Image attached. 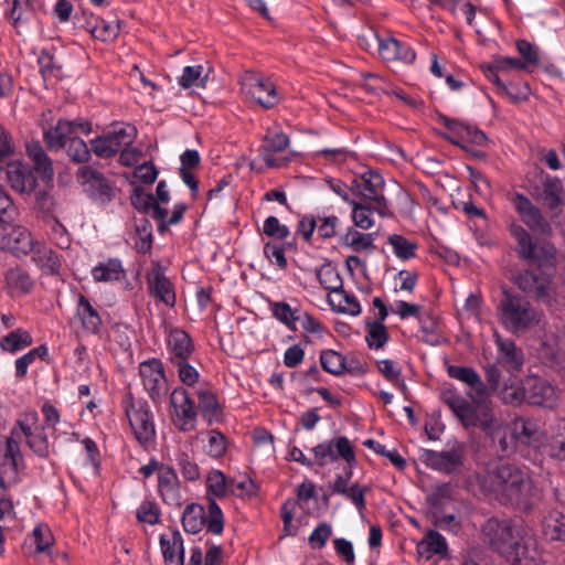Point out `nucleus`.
Segmentation results:
<instances>
[{
  "mask_svg": "<svg viewBox=\"0 0 565 565\" xmlns=\"http://www.w3.org/2000/svg\"><path fill=\"white\" fill-rule=\"evenodd\" d=\"M489 544L511 565H543L535 536L522 524L508 519L490 518L482 525Z\"/></svg>",
  "mask_w": 565,
  "mask_h": 565,
  "instance_id": "nucleus-1",
  "label": "nucleus"
},
{
  "mask_svg": "<svg viewBox=\"0 0 565 565\" xmlns=\"http://www.w3.org/2000/svg\"><path fill=\"white\" fill-rule=\"evenodd\" d=\"M483 487L503 504L527 507L534 497V488L526 472L513 463H499L488 469Z\"/></svg>",
  "mask_w": 565,
  "mask_h": 565,
  "instance_id": "nucleus-2",
  "label": "nucleus"
},
{
  "mask_svg": "<svg viewBox=\"0 0 565 565\" xmlns=\"http://www.w3.org/2000/svg\"><path fill=\"white\" fill-rule=\"evenodd\" d=\"M497 315L502 327L514 335L539 326L542 317L524 296L507 291L497 306Z\"/></svg>",
  "mask_w": 565,
  "mask_h": 565,
  "instance_id": "nucleus-3",
  "label": "nucleus"
},
{
  "mask_svg": "<svg viewBox=\"0 0 565 565\" xmlns=\"http://www.w3.org/2000/svg\"><path fill=\"white\" fill-rule=\"evenodd\" d=\"M121 406L129 422L130 429L138 444L143 449H149L156 443L157 433L153 413L143 398H135L131 393H128Z\"/></svg>",
  "mask_w": 565,
  "mask_h": 565,
  "instance_id": "nucleus-4",
  "label": "nucleus"
},
{
  "mask_svg": "<svg viewBox=\"0 0 565 565\" xmlns=\"http://www.w3.org/2000/svg\"><path fill=\"white\" fill-rule=\"evenodd\" d=\"M511 235L516 241L515 253L518 257L527 264L536 267H548L554 265L555 247L545 242L531 236V234L521 225L512 224Z\"/></svg>",
  "mask_w": 565,
  "mask_h": 565,
  "instance_id": "nucleus-5",
  "label": "nucleus"
},
{
  "mask_svg": "<svg viewBox=\"0 0 565 565\" xmlns=\"http://www.w3.org/2000/svg\"><path fill=\"white\" fill-rule=\"evenodd\" d=\"M543 268L521 270L514 276L513 282L526 296L552 307L557 302L556 285L552 275Z\"/></svg>",
  "mask_w": 565,
  "mask_h": 565,
  "instance_id": "nucleus-6",
  "label": "nucleus"
},
{
  "mask_svg": "<svg viewBox=\"0 0 565 565\" xmlns=\"http://www.w3.org/2000/svg\"><path fill=\"white\" fill-rule=\"evenodd\" d=\"M441 399L465 428L479 427L483 431L489 428V424L494 418L491 409L483 402L476 403L477 406H473L455 391L445 390L441 393Z\"/></svg>",
  "mask_w": 565,
  "mask_h": 565,
  "instance_id": "nucleus-7",
  "label": "nucleus"
},
{
  "mask_svg": "<svg viewBox=\"0 0 565 565\" xmlns=\"http://www.w3.org/2000/svg\"><path fill=\"white\" fill-rule=\"evenodd\" d=\"M355 196L360 195L366 202L374 203L375 212L383 217H392L394 214L390 202L383 194L384 179L373 170H369L352 180Z\"/></svg>",
  "mask_w": 565,
  "mask_h": 565,
  "instance_id": "nucleus-8",
  "label": "nucleus"
},
{
  "mask_svg": "<svg viewBox=\"0 0 565 565\" xmlns=\"http://www.w3.org/2000/svg\"><path fill=\"white\" fill-rule=\"evenodd\" d=\"M13 435H21L25 438L29 448L40 458H47L50 455L49 438L44 427L39 425V414L34 409L25 411L12 427Z\"/></svg>",
  "mask_w": 565,
  "mask_h": 565,
  "instance_id": "nucleus-9",
  "label": "nucleus"
},
{
  "mask_svg": "<svg viewBox=\"0 0 565 565\" xmlns=\"http://www.w3.org/2000/svg\"><path fill=\"white\" fill-rule=\"evenodd\" d=\"M137 137V128L130 124L114 126L108 132L97 136L90 140V147L94 154L102 159L115 157L122 146L134 143Z\"/></svg>",
  "mask_w": 565,
  "mask_h": 565,
  "instance_id": "nucleus-10",
  "label": "nucleus"
},
{
  "mask_svg": "<svg viewBox=\"0 0 565 565\" xmlns=\"http://www.w3.org/2000/svg\"><path fill=\"white\" fill-rule=\"evenodd\" d=\"M139 375L143 390L154 405H161L168 393L169 383L161 360L152 358L139 364Z\"/></svg>",
  "mask_w": 565,
  "mask_h": 565,
  "instance_id": "nucleus-11",
  "label": "nucleus"
},
{
  "mask_svg": "<svg viewBox=\"0 0 565 565\" xmlns=\"http://www.w3.org/2000/svg\"><path fill=\"white\" fill-rule=\"evenodd\" d=\"M311 452L315 456V462L319 467H324L328 463L335 462L342 459L347 465L355 466L356 456L354 448L345 436H339L337 438L326 440L311 448Z\"/></svg>",
  "mask_w": 565,
  "mask_h": 565,
  "instance_id": "nucleus-12",
  "label": "nucleus"
},
{
  "mask_svg": "<svg viewBox=\"0 0 565 565\" xmlns=\"http://www.w3.org/2000/svg\"><path fill=\"white\" fill-rule=\"evenodd\" d=\"M438 121L448 129L444 138L467 151L470 150L469 146L484 147L488 143L486 134L471 124L443 115L439 116Z\"/></svg>",
  "mask_w": 565,
  "mask_h": 565,
  "instance_id": "nucleus-13",
  "label": "nucleus"
},
{
  "mask_svg": "<svg viewBox=\"0 0 565 565\" xmlns=\"http://www.w3.org/2000/svg\"><path fill=\"white\" fill-rule=\"evenodd\" d=\"M242 90L264 109H270L280 102L275 84L262 74H246L242 81Z\"/></svg>",
  "mask_w": 565,
  "mask_h": 565,
  "instance_id": "nucleus-14",
  "label": "nucleus"
},
{
  "mask_svg": "<svg viewBox=\"0 0 565 565\" xmlns=\"http://www.w3.org/2000/svg\"><path fill=\"white\" fill-rule=\"evenodd\" d=\"M465 451V444L456 441L450 449L444 451L423 449L420 460L428 468L449 475L462 466Z\"/></svg>",
  "mask_w": 565,
  "mask_h": 565,
  "instance_id": "nucleus-15",
  "label": "nucleus"
},
{
  "mask_svg": "<svg viewBox=\"0 0 565 565\" xmlns=\"http://www.w3.org/2000/svg\"><path fill=\"white\" fill-rule=\"evenodd\" d=\"M76 180L92 200L100 204L111 201L113 188L109 181L92 166L81 167L76 172Z\"/></svg>",
  "mask_w": 565,
  "mask_h": 565,
  "instance_id": "nucleus-16",
  "label": "nucleus"
},
{
  "mask_svg": "<svg viewBox=\"0 0 565 565\" xmlns=\"http://www.w3.org/2000/svg\"><path fill=\"white\" fill-rule=\"evenodd\" d=\"M170 405L173 408L172 420L181 431H191L195 428L198 411L185 388L175 387L170 394Z\"/></svg>",
  "mask_w": 565,
  "mask_h": 565,
  "instance_id": "nucleus-17",
  "label": "nucleus"
},
{
  "mask_svg": "<svg viewBox=\"0 0 565 565\" xmlns=\"http://www.w3.org/2000/svg\"><path fill=\"white\" fill-rule=\"evenodd\" d=\"M526 402L546 408H553L557 402L556 388L546 380L539 376L525 379Z\"/></svg>",
  "mask_w": 565,
  "mask_h": 565,
  "instance_id": "nucleus-18",
  "label": "nucleus"
},
{
  "mask_svg": "<svg viewBox=\"0 0 565 565\" xmlns=\"http://www.w3.org/2000/svg\"><path fill=\"white\" fill-rule=\"evenodd\" d=\"M447 373L451 379L458 380L471 388L468 395L473 403H481L490 395V388L482 382L475 369L470 366L448 365Z\"/></svg>",
  "mask_w": 565,
  "mask_h": 565,
  "instance_id": "nucleus-19",
  "label": "nucleus"
},
{
  "mask_svg": "<svg viewBox=\"0 0 565 565\" xmlns=\"http://www.w3.org/2000/svg\"><path fill=\"white\" fill-rule=\"evenodd\" d=\"M148 288L151 296L159 299L168 307H174L175 292L172 282L164 274L160 263H154L147 276Z\"/></svg>",
  "mask_w": 565,
  "mask_h": 565,
  "instance_id": "nucleus-20",
  "label": "nucleus"
},
{
  "mask_svg": "<svg viewBox=\"0 0 565 565\" xmlns=\"http://www.w3.org/2000/svg\"><path fill=\"white\" fill-rule=\"evenodd\" d=\"M379 53L386 62H402L413 64L416 53L411 45L393 36L377 38Z\"/></svg>",
  "mask_w": 565,
  "mask_h": 565,
  "instance_id": "nucleus-21",
  "label": "nucleus"
},
{
  "mask_svg": "<svg viewBox=\"0 0 565 565\" xmlns=\"http://www.w3.org/2000/svg\"><path fill=\"white\" fill-rule=\"evenodd\" d=\"M158 492L166 504L181 505L180 480L175 470L170 466H162L158 476Z\"/></svg>",
  "mask_w": 565,
  "mask_h": 565,
  "instance_id": "nucleus-22",
  "label": "nucleus"
},
{
  "mask_svg": "<svg viewBox=\"0 0 565 565\" xmlns=\"http://www.w3.org/2000/svg\"><path fill=\"white\" fill-rule=\"evenodd\" d=\"M289 143V137L285 132L269 129L259 147V158L266 163L267 168L279 167L280 163L274 154L285 151Z\"/></svg>",
  "mask_w": 565,
  "mask_h": 565,
  "instance_id": "nucleus-23",
  "label": "nucleus"
},
{
  "mask_svg": "<svg viewBox=\"0 0 565 565\" xmlns=\"http://www.w3.org/2000/svg\"><path fill=\"white\" fill-rule=\"evenodd\" d=\"M7 171L8 181L11 188L21 194H30L36 186V178L30 166L17 160L11 163Z\"/></svg>",
  "mask_w": 565,
  "mask_h": 565,
  "instance_id": "nucleus-24",
  "label": "nucleus"
},
{
  "mask_svg": "<svg viewBox=\"0 0 565 565\" xmlns=\"http://www.w3.org/2000/svg\"><path fill=\"white\" fill-rule=\"evenodd\" d=\"M159 543L166 565H184L183 539L178 530L161 534Z\"/></svg>",
  "mask_w": 565,
  "mask_h": 565,
  "instance_id": "nucleus-25",
  "label": "nucleus"
},
{
  "mask_svg": "<svg viewBox=\"0 0 565 565\" xmlns=\"http://www.w3.org/2000/svg\"><path fill=\"white\" fill-rule=\"evenodd\" d=\"M9 9L6 18L10 24L20 33L19 29L30 24L36 17V2L33 0H7Z\"/></svg>",
  "mask_w": 565,
  "mask_h": 565,
  "instance_id": "nucleus-26",
  "label": "nucleus"
},
{
  "mask_svg": "<svg viewBox=\"0 0 565 565\" xmlns=\"http://www.w3.org/2000/svg\"><path fill=\"white\" fill-rule=\"evenodd\" d=\"M483 433L491 438L498 456L504 457L513 452L516 439L513 433L511 434L509 428L497 418L491 420L489 428L484 429Z\"/></svg>",
  "mask_w": 565,
  "mask_h": 565,
  "instance_id": "nucleus-27",
  "label": "nucleus"
},
{
  "mask_svg": "<svg viewBox=\"0 0 565 565\" xmlns=\"http://www.w3.org/2000/svg\"><path fill=\"white\" fill-rule=\"evenodd\" d=\"M167 344L170 352L169 360L171 363L181 360H189L195 349L192 338L182 329L171 330Z\"/></svg>",
  "mask_w": 565,
  "mask_h": 565,
  "instance_id": "nucleus-28",
  "label": "nucleus"
},
{
  "mask_svg": "<svg viewBox=\"0 0 565 565\" xmlns=\"http://www.w3.org/2000/svg\"><path fill=\"white\" fill-rule=\"evenodd\" d=\"M75 317L79 320L82 328L92 334H97L102 328V318L97 309L87 297L79 294L77 297Z\"/></svg>",
  "mask_w": 565,
  "mask_h": 565,
  "instance_id": "nucleus-29",
  "label": "nucleus"
},
{
  "mask_svg": "<svg viewBox=\"0 0 565 565\" xmlns=\"http://www.w3.org/2000/svg\"><path fill=\"white\" fill-rule=\"evenodd\" d=\"M513 207L521 220L532 230L542 228L545 221L541 211L523 194L514 193L511 198Z\"/></svg>",
  "mask_w": 565,
  "mask_h": 565,
  "instance_id": "nucleus-30",
  "label": "nucleus"
},
{
  "mask_svg": "<svg viewBox=\"0 0 565 565\" xmlns=\"http://www.w3.org/2000/svg\"><path fill=\"white\" fill-rule=\"evenodd\" d=\"M4 285L8 295L11 297H20L29 294L34 282L24 269L14 267L4 273Z\"/></svg>",
  "mask_w": 565,
  "mask_h": 565,
  "instance_id": "nucleus-31",
  "label": "nucleus"
},
{
  "mask_svg": "<svg viewBox=\"0 0 565 565\" xmlns=\"http://www.w3.org/2000/svg\"><path fill=\"white\" fill-rule=\"evenodd\" d=\"M72 125L67 119H58L55 126L44 130L43 138L51 151H58L66 147L73 138Z\"/></svg>",
  "mask_w": 565,
  "mask_h": 565,
  "instance_id": "nucleus-32",
  "label": "nucleus"
},
{
  "mask_svg": "<svg viewBox=\"0 0 565 565\" xmlns=\"http://www.w3.org/2000/svg\"><path fill=\"white\" fill-rule=\"evenodd\" d=\"M92 277L96 282L118 281L125 276L122 263L118 258H108L92 268Z\"/></svg>",
  "mask_w": 565,
  "mask_h": 565,
  "instance_id": "nucleus-33",
  "label": "nucleus"
},
{
  "mask_svg": "<svg viewBox=\"0 0 565 565\" xmlns=\"http://www.w3.org/2000/svg\"><path fill=\"white\" fill-rule=\"evenodd\" d=\"M448 545L446 539L435 530H428L423 540L417 544L419 556L429 559L433 555H446Z\"/></svg>",
  "mask_w": 565,
  "mask_h": 565,
  "instance_id": "nucleus-34",
  "label": "nucleus"
},
{
  "mask_svg": "<svg viewBox=\"0 0 565 565\" xmlns=\"http://www.w3.org/2000/svg\"><path fill=\"white\" fill-rule=\"evenodd\" d=\"M495 344L499 351V360L513 370H518L523 364V353L515 345L514 341L510 339H503L499 334H495Z\"/></svg>",
  "mask_w": 565,
  "mask_h": 565,
  "instance_id": "nucleus-35",
  "label": "nucleus"
},
{
  "mask_svg": "<svg viewBox=\"0 0 565 565\" xmlns=\"http://www.w3.org/2000/svg\"><path fill=\"white\" fill-rule=\"evenodd\" d=\"M26 152L34 166V170L40 173L43 179H52L54 175L53 162L41 143L39 141L29 143Z\"/></svg>",
  "mask_w": 565,
  "mask_h": 565,
  "instance_id": "nucleus-36",
  "label": "nucleus"
},
{
  "mask_svg": "<svg viewBox=\"0 0 565 565\" xmlns=\"http://www.w3.org/2000/svg\"><path fill=\"white\" fill-rule=\"evenodd\" d=\"M544 452L551 458L565 460V419H559L544 444Z\"/></svg>",
  "mask_w": 565,
  "mask_h": 565,
  "instance_id": "nucleus-37",
  "label": "nucleus"
},
{
  "mask_svg": "<svg viewBox=\"0 0 565 565\" xmlns=\"http://www.w3.org/2000/svg\"><path fill=\"white\" fill-rule=\"evenodd\" d=\"M269 309L273 317L290 331L297 330L296 323L301 319V310L299 308H291L286 301H269Z\"/></svg>",
  "mask_w": 565,
  "mask_h": 565,
  "instance_id": "nucleus-38",
  "label": "nucleus"
},
{
  "mask_svg": "<svg viewBox=\"0 0 565 565\" xmlns=\"http://www.w3.org/2000/svg\"><path fill=\"white\" fill-rule=\"evenodd\" d=\"M181 521L185 532L191 534L199 533L206 521V514L203 505L198 503L188 504L182 512Z\"/></svg>",
  "mask_w": 565,
  "mask_h": 565,
  "instance_id": "nucleus-39",
  "label": "nucleus"
},
{
  "mask_svg": "<svg viewBox=\"0 0 565 565\" xmlns=\"http://www.w3.org/2000/svg\"><path fill=\"white\" fill-rule=\"evenodd\" d=\"M329 305L340 313L350 316H359L361 313V305L353 294H349L343 288L333 297H328Z\"/></svg>",
  "mask_w": 565,
  "mask_h": 565,
  "instance_id": "nucleus-40",
  "label": "nucleus"
},
{
  "mask_svg": "<svg viewBox=\"0 0 565 565\" xmlns=\"http://www.w3.org/2000/svg\"><path fill=\"white\" fill-rule=\"evenodd\" d=\"M11 253L17 256L28 255L33 250L31 233L23 226L10 227Z\"/></svg>",
  "mask_w": 565,
  "mask_h": 565,
  "instance_id": "nucleus-41",
  "label": "nucleus"
},
{
  "mask_svg": "<svg viewBox=\"0 0 565 565\" xmlns=\"http://www.w3.org/2000/svg\"><path fill=\"white\" fill-rule=\"evenodd\" d=\"M206 494L207 501L210 499H222L228 494L230 491V479L217 469H213L209 472L206 480Z\"/></svg>",
  "mask_w": 565,
  "mask_h": 565,
  "instance_id": "nucleus-42",
  "label": "nucleus"
},
{
  "mask_svg": "<svg viewBox=\"0 0 565 565\" xmlns=\"http://www.w3.org/2000/svg\"><path fill=\"white\" fill-rule=\"evenodd\" d=\"M21 435H13L12 430L10 436L6 438L3 456L6 462L3 463L6 471L10 470L13 476L18 473L19 462L22 460L19 439Z\"/></svg>",
  "mask_w": 565,
  "mask_h": 565,
  "instance_id": "nucleus-43",
  "label": "nucleus"
},
{
  "mask_svg": "<svg viewBox=\"0 0 565 565\" xmlns=\"http://www.w3.org/2000/svg\"><path fill=\"white\" fill-rule=\"evenodd\" d=\"M543 530L550 540L565 541V515L559 511H551L544 516Z\"/></svg>",
  "mask_w": 565,
  "mask_h": 565,
  "instance_id": "nucleus-44",
  "label": "nucleus"
},
{
  "mask_svg": "<svg viewBox=\"0 0 565 565\" xmlns=\"http://www.w3.org/2000/svg\"><path fill=\"white\" fill-rule=\"evenodd\" d=\"M387 243L392 246L395 256L402 260H408L416 257L418 243L406 238L399 234H392L387 237Z\"/></svg>",
  "mask_w": 565,
  "mask_h": 565,
  "instance_id": "nucleus-45",
  "label": "nucleus"
},
{
  "mask_svg": "<svg viewBox=\"0 0 565 565\" xmlns=\"http://www.w3.org/2000/svg\"><path fill=\"white\" fill-rule=\"evenodd\" d=\"M33 339L30 332L19 328L11 331L0 340V348L3 351L15 353L17 351L31 345Z\"/></svg>",
  "mask_w": 565,
  "mask_h": 565,
  "instance_id": "nucleus-46",
  "label": "nucleus"
},
{
  "mask_svg": "<svg viewBox=\"0 0 565 565\" xmlns=\"http://www.w3.org/2000/svg\"><path fill=\"white\" fill-rule=\"evenodd\" d=\"M563 183L558 178L546 177L544 179L542 199L551 210L563 203Z\"/></svg>",
  "mask_w": 565,
  "mask_h": 565,
  "instance_id": "nucleus-47",
  "label": "nucleus"
},
{
  "mask_svg": "<svg viewBox=\"0 0 565 565\" xmlns=\"http://www.w3.org/2000/svg\"><path fill=\"white\" fill-rule=\"evenodd\" d=\"M320 285L333 296L343 288L342 278L335 267L327 264L317 270Z\"/></svg>",
  "mask_w": 565,
  "mask_h": 565,
  "instance_id": "nucleus-48",
  "label": "nucleus"
},
{
  "mask_svg": "<svg viewBox=\"0 0 565 565\" xmlns=\"http://www.w3.org/2000/svg\"><path fill=\"white\" fill-rule=\"evenodd\" d=\"M372 202H354L351 204L352 213L351 217L354 225L361 230H370L374 225L373 212H375L374 204Z\"/></svg>",
  "mask_w": 565,
  "mask_h": 565,
  "instance_id": "nucleus-49",
  "label": "nucleus"
},
{
  "mask_svg": "<svg viewBox=\"0 0 565 565\" xmlns=\"http://www.w3.org/2000/svg\"><path fill=\"white\" fill-rule=\"evenodd\" d=\"M542 355L555 366L565 370V335L543 343Z\"/></svg>",
  "mask_w": 565,
  "mask_h": 565,
  "instance_id": "nucleus-50",
  "label": "nucleus"
},
{
  "mask_svg": "<svg viewBox=\"0 0 565 565\" xmlns=\"http://www.w3.org/2000/svg\"><path fill=\"white\" fill-rule=\"evenodd\" d=\"M204 73L203 65L185 66L182 74L178 77V84L183 88L205 87L207 74Z\"/></svg>",
  "mask_w": 565,
  "mask_h": 565,
  "instance_id": "nucleus-51",
  "label": "nucleus"
},
{
  "mask_svg": "<svg viewBox=\"0 0 565 565\" xmlns=\"http://www.w3.org/2000/svg\"><path fill=\"white\" fill-rule=\"evenodd\" d=\"M388 339L390 334L384 323L381 321L366 322L365 341L370 349H382L387 343Z\"/></svg>",
  "mask_w": 565,
  "mask_h": 565,
  "instance_id": "nucleus-52",
  "label": "nucleus"
},
{
  "mask_svg": "<svg viewBox=\"0 0 565 565\" xmlns=\"http://www.w3.org/2000/svg\"><path fill=\"white\" fill-rule=\"evenodd\" d=\"M199 409L202 414V417L209 423L212 424L217 418L218 413V402L211 391L200 390L196 392Z\"/></svg>",
  "mask_w": 565,
  "mask_h": 565,
  "instance_id": "nucleus-53",
  "label": "nucleus"
},
{
  "mask_svg": "<svg viewBox=\"0 0 565 565\" xmlns=\"http://www.w3.org/2000/svg\"><path fill=\"white\" fill-rule=\"evenodd\" d=\"M373 241V234H364L353 227H350L341 237L342 245L350 247L354 252L367 249L372 246Z\"/></svg>",
  "mask_w": 565,
  "mask_h": 565,
  "instance_id": "nucleus-54",
  "label": "nucleus"
},
{
  "mask_svg": "<svg viewBox=\"0 0 565 565\" xmlns=\"http://www.w3.org/2000/svg\"><path fill=\"white\" fill-rule=\"evenodd\" d=\"M320 364L326 372L339 376L344 373L345 356L334 350H323L320 354Z\"/></svg>",
  "mask_w": 565,
  "mask_h": 565,
  "instance_id": "nucleus-55",
  "label": "nucleus"
},
{
  "mask_svg": "<svg viewBox=\"0 0 565 565\" xmlns=\"http://www.w3.org/2000/svg\"><path fill=\"white\" fill-rule=\"evenodd\" d=\"M66 146V154L74 163H86L90 160L92 147L88 148L83 139L78 137L70 138Z\"/></svg>",
  "mask_w": 565,
  "mask_h": 565,
  "instance_id": "nucleus-56",
  "label": "nucleus"
},
{
  "mask_svg": "<svg viewBox=\"0 0 565 565\" xmlns=\"http://www.w3.org/2000/svg\"><path fill=\"white\" fill-rule=\"evenodd\" d=\"M38 64L40 67V73L44 81L52 77H61L62 66L57 64L54 55L50 51L45 49L41 50L38 58Z\"/></svg>",
  "mask_w": 565,
  "mask_h": 565,
  "instance_id": "nucleus-57",
  "label": "nucleus"
},
{
  "mask_svg": "<svg viewBox=\"0 0 565 565\" xmlns=\"http://www.w3.org/2000/svg\"><path fill=\"white\" fill-rule=\"evenodd\" d=\"M206 531L214 535L222 534L224 530V516L220 505L214 499L209 500L205 524Z\"/></svg>",
  "mask_w": 565,
  "mask_h": 565,
  "instance_id": "nucleus-58",
  "label": "nucleus"
},
{
  "mask_svg": "<svg viewBox=\"0 0 565 565\" xmlns=\"http://www.w3.org/2000/svg\"><path fill=\"white\" fill-rule=\"evenodd\" d=\"M14 157L15 150L12 137L8 130L0 125V172L4 171L6 168L17 161Z\"/></svg>",
  "mask_w": 565,
  "mask_h": 565,
  "instance_id": "nucleus-59",
  "label": "nucleus"
},
{
  "mask_svg": "<svg viewBox=\"0 0 565 565\" xmlns=\"http://www.w3.org/2000/svg\"><path fill=\"white\" fill-rule=\"evenodd\" d=\"M536 433V425L532 420L518 418L513 423V436L522 444L532 445Z\"/></svg>",
  "mask_w": 565,
  "mask_h": 565,
  "instance_id": "nucleus-60",
  "label": "nucleus"
},
{
  "mask_svg": "<svg viewBox=\"0 0 565 565\" xmlns=\"http://www.w3.org/2000/svg\"><path fill=\"white\" fill-rule=\"evenodd\" d=\"M177 465L188 481H196L201 477V471L194 459L186 452L182 451L177 455Z\"/></svg>",
  "mask_w": 565,
  "mask_h": 565,
  "instance_id": "nucleus-61",
  "label": "nucleus"
},
{
  "mask_svg": "<svg viewBox=\"0 0 565 565\" xmlns=\"http://www.w3.org/2000/svg\"><path fill=\"white\" fill-rule=\"evenodd\" d=\"M29 541L35 545V553H42L53 544V535L47 526L40 524L34 527Z\"/></svg>",
  "mask_w": 565,
  "mask_h": 565,
  "instance_id": "nucleus-62",
  "label": "nucleus"
},
{
  "mask_svg": "<svg viewBox=\"0 0 565 565\" xmlns=\"http://www.w3.org/2000/svg\"><path fill=\"white\" fill-rule=\"evenodd\" d=\"M139 522L150 525L158 524L160 521V509L153 501L146 500L141 502L136 512Z\"/></svg>",
  "mask_w": 565,
  "mask_h": 565,
  "instance_id": "nucleus-63",
  "label": "nucleus"
},
{
  "mask_svg": "<svg viewBox=\"0 0 565 565\" xmlns=\"http://www.w3.org/2000/svg\"><path fill=\"white\" fill-rule=\"evenodd\" d=\"M226 451V438L217 430L209 431V439L205 446V452L212 458H221Z\"/></svg>",
  "mask_w": 565,
  "mask_h": 565,
  "instance_id": "nucleus-64",
  "label": "nucleus"
}]
</instances>
